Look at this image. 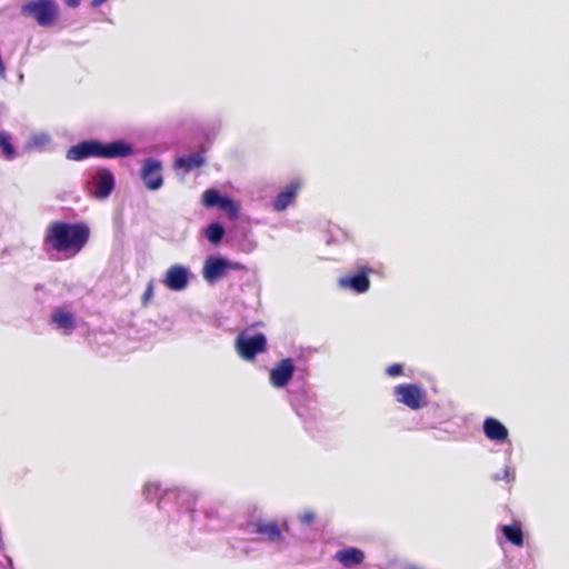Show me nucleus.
Masks as SVG:
<instances>
[{"label": "nucleus", "mask_w": 569, "mask_h": 569, "mask_svg": "<svg viewBox=\"0 0 569 569\" xmlns=\"http://www.w3.org/2000/svg\"><path fill=\"white\" fill-rule=\"evenodd\" d=\"M89 237L90 229L86 223L53 222L46 231L44 244L48 250L69 259L83 249Z\"/></svg>", "instance_id": "nucleus-1"}, {"label": "nucleus", "mask_w": 569, "mask_h": 569, "mask_svg": "<svg viewBox=\"0 0 569 569\" xmlns=\"http://www.w3.org/2000/svg\"><path fill=\"white\" fill-rule=\"evenodd\" d=\"M132 147L121 140L110 143H102L98 140H87L71 147L67 151V159L71 161H81L89 157L114 159L124 158L132 154Z\"/></svg>", "instance_id": "nucleus-2"}, {"label": "nucleus", "mask_w": 569, "mask_h": 569, "mask_svg": "<svg viewBox=\"0 0 569 569\" xmlns=\"http://www.w3.org/2000/svg\"><path fill=\"white\" fill-rule=\"evenodd\" d=\"M21 13L33 18L39 26H52L59 16V7L54 0H37L21 7Z\"/></svg>", "instance_id": "nucleus-3"}, {"label": "nucleus", "mask_w": 569, "mask_h": 569, "mask_svg": "<svg viewBox=\"0 0 569 569\" xmlns=\"http://www.w3.org/2000/svg\"><path fill=\"white\" fill-rule=\"evenodd\" d=\"M114 184L113 173L106 168H99L88 174L86 189L93 198L104 200L111 194Z\"/></svg>", "instance_id": "nucleus-4"}, {"label": "nucleus", "mask_w": 569, "mask_h": 569, "mask_svg": "<svg viewBox=\"0 0 569 569\" xmlns=\"http://www.w3.org/2000/svg\"><path fill=\"white\" fill-rule=\"evenodd\" d=\"M266 337L262 333L241 332L236 340V348L240 357L244 360H251L257 353L266 349Z\"/></svg>", "instance_id": "nucleus-5"}, {"label": "nucleus", "mask_w": 569, "mask_h": 569, "mask_svg": "<svg viewBox=\"0 0 569 569\" xmlns=\"http://www.w3.org/2000/svg\"><path fill=\"white\" fill-rule=\"evenodd\" d=\"M239 269L238 263L230 262L229 260L210 256L206 259L202 268V277L209 283H214L223 278L229 270Z\"/></svg>", "instance_id": "nucleus-6"}, {"label": "nucleus", "mask_w": 569, "mask_h": 569, "mask_svg": "<svg viewBox=\"0 0 569 569\" xmlns=\"http://www.w3.org/2000/svg\"><path fill=\"white\" fill-rule=\"evenodd\" d=\"M397 400L412 410L426 405V392L416 385H399L395 388Z\"/></svg>", "instance_id": "nucleus-7"}, {"label": "nucleus", "mask_w": 569, "mask_h": 569, "mask_svg": "<svg viewBox=\"0 0 569 569\" xmlns=\"http://www.w3.org/2000/svg\"><path fill=\"white\" fill-rule=\"evenodd\" d=\"M190 278L191 271L188 267L172 264L166 271L163 283L172 291H182L188 287Z\"/></svg>", "instance_id": "nucleus-8"}, {"label": "nucleus", "mask_w": 569, "mask_h": 569, "mask_svg": "<svg viewBox=\"0 0 569 569\" xmlns=\"http://www.w3.org/2000/svg\"><path fill=\"white\" fill-rule=\"evenodd\" d=\"M141 178L150 190H158L162 186L161 163L154 159H147L141 170Z\"/></svg>", "instance_id": "nucleus-9"}, {"label": "nucleus", "mask_w": 569, "mask_h": 569, "mask_svg": "<svg viewBox=\"0 0 569 569\" xmlns=\"http://www.w3.org/2000/svg\"><path fill=\"white\" fill-rule=\"evenodd\" d=\"M295 366L291 359H283L270 372V382L276 388L284 387L292 378Z\"/></svg>", "instance_id": "nucleus-10"}, {"label": "nucleus", "mask_w": 569, "mask_h": 569, "mask_svg": "<svg viewBox=\"0 0 569 569\" xmlns=\"http://www.w3.org/2000/svg\"><path fill=\"white\" fill-rule=\"evenodd\" d=\"M51 321L57 329L62 330L64 335H69L76 327L73 315L66 308H57L51 313Z\"/></svg>", "instance_id": "nucleus-11"}, {"label": "nucleus", "mask_w": 569, "mask_h": 569, "mask_svg": "<svg viewBox=\"0 0 569 569\" xmlns=\"http://www.w3.org/2000/svg\"><path fill=\"white\" fill-rule=\"evenodd\" d=\"M369 270L362 271L351 277H342L339 279L341 288H349L358 293L366 292L369 289Z\"/></svg>", "instance_id": "nucleus-12"}, {"label": "nucleus", "mask_w": 569, "mask_h": 569, "mask_svg": "<svg viewBox=\"0 0 569 569\" xmlns=\"http://www.w3.org/2000/svg\"><path fill=\"white\" fill-rule=\"evenodd\" d=\"M300 188V181H295L287 186L286 189L278 194L277 199L273 202V208L277 211L284 210L292 202Z\"/></svg>", "instance_id": "nucleus-13"}, {"label": "nucleus", "mask_w": 569, "mask_h": 569, "mask_svg": "<svg viewBox=\"0 0 569 569\" xmlns=\"http://www.w3.org/2000/svg\"><path fill=\"white\" fill-rule=\"evenodd\" d=\"M500 530L510 543L516 547L523 546V532L519 523L502 526Z\"/></svg>", "instance_id": "nucleus-14"}, {"label": "nucleus", "mask_w": 569, "mask_h": 569, "mask_svg": "<svg viewBox=\"0 0 569 569\" xmlns=\"http://www.w3.org/2000/svg\"><path fill=\"white\" fill-rule=\"evenodd\" d=\"M336 558L346 567L358 565L363 559V553L356 548H348L337 552Z\"/></svg>", "instance_id": "nucleus-15"}, {"label": "nucleus", "mask_w": 569, "mask_h": 569, "mask_svg": "<svg viewBox=\"0 0 569 569\" xmlns=\"http://www.w3.org/2000/svg\"><path fill=\"white\" fill-rule=\"evenodd\" d=\"M51 142V137L47 132L33 133L26 144L28 150L44 151Z\"/></svg>", "instance_id": "nucleus-16"}, {"label": "nucleus", "mask_w": 569, "mask_h": 569, "mask_svg": "<svg viewBox=\"0 0 569 569\" xmlns=\"http://www.w3.org/2000/svg\"><path fill=\"white\" fill-rule=\"evenodd\" d=\"M204 163V158L201 153H193L186 157H179L176 160L177 168H183L186 171L193 170Z\"/></svg>", "instance_id": "nucleus-17"}, {"label": "nucleus", "mask_w": 569, "mask_h": 569, "mask_svg": "<svg viewBox=\"0 0 569 569\" xmlns=\"http://www.w3.org/2000/svg\"><path fill=\"white\" fill-rule=\"evenodd\" d=\"M256 531L270 541H276L280 538V530L274 522H260L257 525Z\"/></svg>", "instance_id": "nucleus-18"}, {"label": "nucleus", "mask_w": 569, "mask_h": 569, "mask_svg": "<svg viewBox=\"0 0 569 569\" xmlns=\"http://www.w3.org/2000/svg\"><path fill=\"white\" fill-rule=\"evenodd\" d=\"M204 234L212 244H217L222 239L224 229L219 223H211L206 228Z\"/></svg>", "instance_id": "nucleus-19"}, {"label": "nucleus", "mask_w": 569, "mask_h": 569, "mask_svg": "<svg viewBox=\"0 0 569 569\" xmlns=\"http://www.w3.org/2000/svg\"><path fill=\"white\" fill-rule=\"evenodd\" d=\"M11 137L7 132H0V149L2 150L3 156L11 160L14 158L16 151L13 146L11 144Z\"/></svg>", "instance_id": "nucleus-20"}, {"label": "nucleus", "mask_w": 569, "mask_h": 569, "mask_svg": "<svg viewBox=\"0 0 569 569\" xmlns=\"http://www.w3.org/2000/svg\"><path fill=\"white\" fill-rule=\"evenodd\" d=\"M219 208L223 210L231 219H234L238 216L239 206L228 197H223L219 204Z\"/></svg>", "instance_id": "nucleus-21"}, {"label": "nucleus", "mask_w": 569, "mask_h": 569, "mask_svg": "<svg viewBox=\"0 0 569 569\" xmlns=\"http://www.w3.org/2000/svg\"><path fill=\"white\" fill-rule=\"evenodd\" d=\"M222 199L223 197L220 196L219 192L213 189L207 190L202 196V201L206 207H219Z\"/></svg>", "instance_id": "nucleus-22"}, {"label": "nucleus", "mask_w": 569, "mask_h": 569, "mask_svg": "<svg viewBox=\"0 0 569 569\" xmlns=\"http://www.w3.org/2000/svg\"><path fill=\"white\" fill-rule=\"evenodd\" d=\"M485 432L488 438L498 440V420L489 418L485 422Z\"/></svg>", "instance_id": "nucleus-23"}, {"label": "nucleus", "mask_w": 569, "mask_h": 569, "mask_svg": "<svg viewBox=\"0 0 569 569\" xmlns=\"http://www.w3.org/2000/svg\"><path fill=\"white\" fill-rule=\"evenodd\" d=\"M159 489L160 487L157 482H148L144 486L143 495L147 499L151 500L157 496Z\"/></svg>", "instance_id": "nucleus-24"}, {"label": "nucleus", "mask_w": 569, "mask_h": 569, "mask_svg": "<svg viewBox=\"0 0 569 569\" xmlns=\"http://www.w3.org/2000/svg\"><path fill=\"white\" fill-rule=\"evenodd\" d=\"M153 297V281H149L142 296V302L146 305Z\"/></svg>", "instance_id": "nucleus-25"}, {"label": "nucleus", "mask_w": 569, "mask_h": 569, "mask_svg": "<svg viewBox=\"0 0 569 569\" xmlns=\"http://www.w3.org/2000/svg\"><path fill=\"white\" fill-rule=\"evenodd\" d=\"M315 519V513L312 511H305L300 515V520L303 523H310Z\"/></svg>", "instance_id": "nucleus-26"}, {"label": "nucleus", "mask_w": 569, "mask_h": 569, "mask_svg": "<svg viewBox=\"0 0 569 569\" xmlns=\"http://www.w3.org/2000/svg\"><path fill=\"white\" fill-rule=\"evenodd\" d=\"M387 373L389 376H398V375H400L401 373V366L400 365H392V366L388 367Z\"/></svg>", "instance_id": "nucleus-27"}, {"label": "nucleus", "mask_w": 569, "mask_h": 569, "mask_svg": "<svg viewBox=\"0 0 569 569\" xmlns=\"http://www.w3.org/2000/svg\"><path fill=\"white\" fill-rule=\"evenodd\" d=\"M503 478L509 482L511 480H515L516 478V472L513 469H510V468H506L505 469V475H503Z\"/></svg>", "instance_id": "nucleus-28"}, {"label": "nucleus", "mask_w": 569, "mask_h": 569, "mask_svg": "<svg viewBox=\"0 0 569 569\" xmlns=\"http://www.w3.org/2000/svg\"><path fill=\"white\" fill-rule=\"evenodd\" d=\"M508 438V429L500 423V442L505 441Z\"/></svg>", "instance_id": "nucleus-29"}, {"label": "nucleus", "mask_w": 569, "mask_h": 569, "mask_svg": "<svg viewBox=\"0 0 569 569\" xmlns=\"http://www.w3.org/2000/svg\"><path fill=\"white\" fill-rule=\"evenodd\" d=\"M64 3L70 8H77L79 7L81 0H63Z\"/></svg>", "instance_id": "nucleus-30"}, {"label": "nucleus", "mask_w": 569, "mask_h": 569, "mask_svg": "<svg viewBox=\"0 0 569 569\" xmlns=\"http://www.w3.org/2000/svg\"><path fill=\"white\" fill-rule=\"evenodd\" d=\"M107 0H92V7H99L101 6L102 3H104Z\"/></svg>", "instance_id": "nucleus-31"}, {"label": "nucleus", "mask_w": 569, "mask_h": 569, "mask_svg": "<svg viewBox=\"0 0 569 569\" xmlns=\"http://www.w3.org/2000/svg\"><path fill=\"white\" fill-rule=\"evenodd\" d=\"M412 569H416V568H412Z\"/></svg>", "instance_id": "nucleus-32"}]
</instances>
